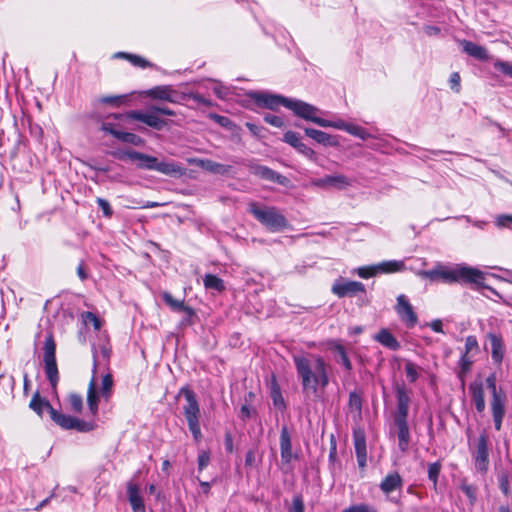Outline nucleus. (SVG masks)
Listing matches in <instances>:
<instances>
[{
	"label": "nucleus",
	"mask_w": 512,
	"mask_h": 512,
	"mask_svg": "<svg viewBox=\"0 0 512 512\" xmlns=\"http://www.w3.org/2000/svg\"><path fill=\"white\" fill-rule=\"evenodd\" d=\"M460 218L465 219L466 222L471 223L473 226H475L478 229L484 230L485 227L488 225L487 221L484 220H472L470 216L464 215Z\"/></svg>",
	"instance_id": "nucleus-60"
},
{
	"label": "nucleus",
	"mask_w": 512,
	"mask_h": 512,
	"mask_svg": "<svg viewBox=\"0 0 512 512\" xmlns=\"http://www.w3.org/2000/svg\"><path fill=\"white\" fill-rule=\"evenodd\" d=\"M206 289L223 291L225 289L224 282L218 276L213 274H206L203 279Z\"/></svg>",
	"instance_id": "nucleus-35"
},
{
	"label": "nucleus",
	"mask_w": 512,
	"mask_h": 512,
	"mask_svg": "<svg viewBox=\"0 0 512 512\" xmlns=\"http://www.w3.org/2000/svg\"><path fill=\"white\" fill-rule=\"evenodd\" d=\"M319 187L343 190L352 185V180L343 174L326 175L316 182Z\"/></svg>",
	"instance_id": "nucleus-20"
},
{
	"label": "nucleus",
	"mask_w": 512,
	"mask_h": 512,
	"mask_svg": "<svg viewBox=\"0 0 512 512\" xmlns=\"http://www.w3.org/2000/svg\"><path fill=\"white\" fill-rule=\"evenodd\" d=\"M151 111L156 112L158 114L167 115V116H175L176 113L168 107L152 105Z\"/></svg>",
	"instance_id": "nucleus-62"
},
{
	"label": "nucleus",
	"mask_w": 512,
	"mask_h": 512,
	"mask_svg": "<svg viewBox=\"0 0 512 512\" xmlns=\"http://www.w3.org/2000/svg\"><path fill=\"white\" fill-rule=\"evenodd\" d=\"M264 121L277 128H281L284 126L283 119L276 115L266 114L264 115Z\"/></svg>",
	"instance_id": "nucleus-55"
},
{
	"label": "nucleus",
	"mask_w": 512,
	"mask_h": 512,
	"mask_svg": "<svg viewBox=\"0 0 512 512\" xmlns=\"http://www.w3.org/2000/svg\"><path fill=\"white\" fill-rule=\"evenodd\" d=\"M248 210L271 232H278L288 227L286 217L275 207L260 206L252 202L249 204Z\"/></svg>",
	"instance_id": "nucleus-5"
},
{
	"label": "nucleus",
	"mask_w": 512,
	"mask_h": 512,
	"mask_svg": "<svg viewBox=\"0 0 512 512\" xmlns=\"http://www.w3.org/2000/svg\"><path fill=\"white\" fill-rule=\"evenodd\" d=\"M157 114L158 113L151 111L150 107L148 112L133 110L127 112L124 116L128 119L140 121L147 126L160 131L167 125V121L160 118Z\"/></svg>",
	"instance_id": "nucleus-13"
},
{
	"label": "nucleus",
	"mask_w": 512,
	"mask_h": 512,
	"mask_svg": "<svg viewBox=\"0 0 512 512\" xmlns=\"http://www.w3.org/2000/svg\"><path fill=\"white\" fill-rule=\"evenodd\" d=\"M349 407L351 410L357 412H360L362 409L361 397L356 392H351L349 394Z\"/></svg>",
	"instance_id": "nucleus-50"
},
{
	"label": "nucleus",
	"mask_w": 512,
	"mask_h": 512,
	"mask_svg": "<svg viewBox=\"0 0 512 512\" xmlns=\"http://www.w3.org/2000/svg\"><path fill=\"white\" fill-rule=\"evenodd\" d=\"M115 56L116 57H124V58L128 59L135 66H139L142 68H146V67L150 66V63L147 60H145L144 58L137 56V55L128 54V53H124V52H118Z\"/></svg>",
	"instance_id": "nucleus-43"
},
{
	"label": "nucleus",
	"mask_w": 512,
	"mask_h": 512,
	"mask_svg": "<svg viewBox=\"0 0 512 512\" xmlns=\"http://www.w3.org/2000/svg\"><path fill=\"white\" fill-rule=\"evenodd\" d=\"M118 159L129 158L138 161L137 167L146 170H155L165 175H176L182 173V167L175 162L159 161L156 157L142 152L130 150L122 154H114Z\"/></svg>",
	"instance_id": "nucleus-4"
},
{
	"label": "nucleus",
	"mask_w": 512,
	"mask_h": 512,
	"mask_svg": "<svg viewBox=\"0 0 512 512\" xmlns=\"http://www.w3.org/2000/svg\"><path fill=\"white\" fill-rule=\"evenodd\" d=\"M373 339L392 351H397L401 347L399 341L394 337V335L385 328H382L377 334H375Z\"/></svg>",
	"instance_id": "nucleus-28"
},
{
	"label": "nucleus",
	"mask_w": 512,
	"mask_h": 512,
	"mask_svg": "<svg viewBox=\"0 0 512 512\" xmlns=\"http://www.w3.org/2000/svg\"><path fill=\"white\" fill-rule=\"evenodd\" d=\"M249 97L257 106L270 110H277L280 105L287 108V101L290 99L282 95L265 92H251Z\"/></svg>",
	"instance_id": "nucleus-10"
},
{
	"label": "nucleus",
	"mask_w": 512,
	"mask_h": 512,
	"mask_svg": "<svg viewBox=\"0 0 512 512\" xmlns=\"http://www.w3.org/2000/svg\"><path fill=\"white\" fill-rule=\"evenodd\" d=\"M395 311L406 327L412 328L417 324L418 317L405 295L401 294L397 297Z\"/></svg>",
	"instance_id": "nucleus-14"
},
{
	"label": "nucleus",
	"mask_w": 512,
	"mask_h": 512,
	"mask_svg": "<svg viewBox=\"0 0 512 512\" xmlns=\"http://www.w3.org/2000/svg\"><path fill=\"white\" fill-rule=\"evenodd\" d=\"M87 404L92 416H96L98 413L99 393L97 392V384L94 375L88 385Z\"/></svg>",
	"instance_id": "nucleus-30"
},
{
	"label": "nucleus",
	"mask_w": 512,
	"mask_h": 512,
	"mask_svg": "<svg viewBox=\"0 0 512 512\" xmlns=\"http://www.w3.org/2000/svg\"><path fill=\"white\" fill-rule=\"evenodd\" d=\"M323 122L326 123L327 125H320V127H324V128L332 127V128L346 131V132H347V128L350 126V123H347L343 120L329 121V120L323 119Z\"/></svg>",
	"instance_id": "nucleus-51"
},
{
	"label": "nucleus",
	"mask_w": 512,
	"mask_h": 512,
	"mask_svg": "<svg viewBox=\"0 0 512 512\" xmlns=\"http://www.w3.org/2000/svg\"><path fill=\"white\" fill-rule=\"evenodd\" d=\"M495 224L498 228L512 229V215L501 214L496 216Z\"/></svg>",
	"instance_id": "nucleus-47"
},
{
	"label": "nucleus",
	"mask_w": 512,
	"mask_h": 512,
	"mask_svg": "<svg viewBox=\"0 0 512 512\" xmlns=\"http://www.w3.org/2000/svg\"><path fill=\"white\" fill-rule=\"evenodd\" d=\"M283 141L291 145L299 153L309 158L310 160L316 159L315 151L301 141V138L298 133L294 131H287L284 134Z\"/></svg>",
	"instance_id": "nucleus-19"
},
{
	"label": "nucleus",
	"mask_w": 512,
	"mask_h": 512,
	"mask_svg": "<svg viewBox=\"0 0 512 512\" xmlns=\"http://www.w3.org/2000/svg\"><path fill=\"white\" fill-rule=\"evenodd\" d=\"M69 404L75 412H81L83 409L82 396L76 393H71L68 397Z\"/></svg>",
	"instance_id": "nucleus-46"
},
{
	"label": "nucleus",
	"mask_w": 512,
	"mask_h": 512,
	"mask_svg": "<svg viewBox=\"0 0 512 512\" xmlns=\"http://www.w3.org/2000/svg\"><path fill=\"white\" fill-rule=\"evenodd\" d=\"M460 44L463 48V51L469 56L481 61H486L489 59V54L485 47L468 40H461Z\"/></svg>",
	"instance_id": "nucleus-26"
},
{
	"label": "nucleus",
	"mask_w": 512,
	"mask_h": 512,
	"mask_svg": "<svg viewBox=\"0 0 512 512\" xmlns=\"http://www.w3.org/2000/svg\"><path fill=\"white\" fill-rule=\"evenodd\" d=\"M334 351L338 354L339 359L337 360L347 371L352 370V363L347 355V352L343 345L336 344L334 346Z\"/></svg>",
	"instance_id": "nucleus-38"
},
{
	"label": "nucleus",
	"mask_w": 512,
	"mask_h": 512,
	"mask_svg": "<svg viewBox=\"0 0 512 512\" xmlns=\"http://www.w3.org/2000/svg\"><path fill=\"white\" fill-rule=\"evenodd\" d=\"M127 99L126 95H116V96H103L97 99L98 103L108 104L112 106H120Z\"/></svg>",
	"instance_id": "nucleus-44"
},
{
	"label": "nucleus",
	"mask_w": 512,
	"mask_h": 512,
	"mask_svg": "<svg viewBox=\"0 0 512 512\" xmlns=\"http://www.w3.org/2000/svg\"><path fill=\"white\" fill-rule=\"evenodd\" d=\"M423 276L435 281L442 279L447 283L460 282L472 284L476 287H486L484 284L485 274L481 270L469 266L458 265L454 268L438 267L423 272Z\"/></svg>",
	"instance_id": "nucleus-2"
},
{
	"label": "nucleus",
	"mask_w": 512,
	"mask_h": 512,
	"mask_svg": "<svg viewBox=\"0 0 512 512\" xmlns=\"http://www.w3.org/2000/svg\"><path fill=\"white\" fill-rule=\"evenodd\" d=\"M51 419L64 429H76L81 432H87L93 429V424L79 420L69 415H65L56 409L50 413Z\"/></svg>",
	"instance_id": "nucleus-11"
},
{
	"label": "nucleus",
	"mask_w": 512,
	"mask_h": 512,
	"mask_svg": "<svg viewBox=\"0 0 512 512\" xmlns=\"http://www.w3.org/2000/svg\"><path fill=\"white\" fill-rule=\"evenodd\" d=\"M210 462V453L207 451H201L198 455V470H204Z\"/></svg>",
	"instance_id": "nucleus-56"
},
{
	"label": "nucleus",
	"mask_w": 512,
	"mask_h": 512,
	"mask_svg": "<svg viewBox=\"0 0 512 512\" xmlns=\"http://www.w3.org/2000/svg\"><path fill=\"white\" fill-rule=\"evenodd\" d=\"M405 373L406 377L409 380V382L414 383L418 379V371L417 366L413 363L408 361L405 364Z\"/></svg>",
	"instance_id": "nucleus-48"
},
{
	"label": "nucleus",
	"mask_w": 512,
	"mask_h": 512,
	"mask_svg": "<svg viewBox=\"0 0 512 512\" xmlns=\"http://www.w3.org/2000/svg\"><path fill=\"white\" fill-rule=\"evenodd\" d=\"M297 376L305 396H318L319 387L324 389L329 383L328 364L319 355H293Z\"/></svg>",
	"instance_id": "nucleus-1"
},
{
	"label": "nucleus",
	"mask_w": 512,
	"mask_h": 512,
	"mask_svg": "<svg viewBox=\"0 0 512 512\" xmlns=\"http://www.w3.org/2000/svg\"><path fill=\"white\" fill-rule=\"evenodd\" d=\"M272 399H273V403L276 407H278V408L285 407L284 399L279 391H275L272 393Z\"/></svg>",
	"instance_id": "nucleus-64"
},
{
	"label": "nucleus",
	"mask_w": 512,
	"mask_h": 512,
	"mask_svg": "<svg viewBox=\"0 0 512 512\" xmlns=\"http://www.w3.org/2000/svg\"><path fill=\"white\" fill-rule=\"evenodd\" d=\"M101 130L106 132V133H109L111 134L113 137H115L117 139L120 131L115 129L114 127V124L110 123V122H103L101 124Z\"/></svg>",
	"instance_id": "nucleus-58"
},
{
	"label": "nucleus",
	"mask_w": 512,
	"mask_h": 512,
	"mask_svg": "<svg viewBox=\"0 0 512 512\" xmlns=\"http://www.w3.org/2000/svg\"><path fill=\"white\" fill-rule=\"evenodd\" d=\"M29 407L36 412L39 416H42L43 411L47 410L49 414L51 413L53 407L50 402L46 399L40 397L39 392H36L29 403Z\"/></svg>",
	"instance_id": "nucleus-34"
},
{
	"label": "nucleus",
	"mask_w": 512,
	"mask_h": 512,
	"mask_svg": "<svg viewBox=\"0 0 512 512\" xmlns=\"http://www.w3.org/2000/svg\"><path fill=\"white\" fill-rule=\"evenodd\" d=\"M488 339L491 345L492 359L496 363H500L503 359L504 349L502 338L496 334H488Z\"/></svg>",
	"instance_id": "nucleus-33"
},
{
	"label": "nucleus",
	"mask_w": 512,
	"mask_h": 512,
	"mask_svg": "<svg viewBox=\"0 0 512 512\" xmlns=\"http://www.w3.org/2000/svg\"><path fill=\"white\" fill-rule=\"evenodd\" d=\"M84 318L86 322L92 323L96 330H99L101 328V322L94 313L86 312Z\"/></svg>",
	"instance_id": "nucleus-59"
},
{
	"label": "nucleus",
	"mask_w": 512,
	"mask_h": 512,
	"mask_svg": "<svg viewBox=\"0 0 512 512\" xmlns=\"http://www.w3.org/2000/svg\"><path fill=\"white\" fill-rule=\"evenodd\" d=\"M43 350L45 374L52 388L55 390L59 382V372L56 362V343L52 334L47 335Z\"/></svg>",
	"instance_id": "nucleus-7"
},
{
	"label": "nucleus",
	"mask_w": 512,
	"mask_h": 512,
	"mask_svg": "<svg viewBox=\"0 0 512 512\" xmlns=\"http://www.w3.org/2000/svg\"><path fill=\"white\" fill-rule=\"evenodd\" d=\"M394 425L397 428L398 447L402 452H406L410 444V431L407 419L394 420Z\"/></svg>",
	"instance_id": "nucleus-24"
},
{
	"label": "nucleus",
	"mask_w": 512,
	"mask_h": 512,
	"mask_svg": "<svg viewBox=\"0 0 512 512\" xmlns=\"http://www.w3.org/2000/svg\"><path fill=\"white\" fill-rule=\"evenodd\" d=\"M402 267L403 263L400 261H384L376 266L360 267L358 268L357 273L361 278L366 279L374 276L377 272L391 273L401 270Z\"/></svg>",
	"instance_id": "nucleus-15"
},
{
	"label": "nucleus",
	"mask_w": 512,
	"mask_h": 512,
	"mask_svg": "<svg viewBox=\"0 0 512 512\" xmlns=\"http://www.w3.org/2000/svg\"><path fill=\"white\" fill-rule=\"evenodd\" d=\"M197 165L208 172L220 175L228 174L232 169L230 165H224L209 159L198 160Z\"/></svg>",
	"instance_id": "nucleus-32"
},
{
	"label": "nucleus",
	"mask_w": 512,
	"mask_h": 512,
	"mask_svg": "<svg viewBox=\"0 0 512 512\" xmlns=\"http://www.w3.org/2000/svg\"><path fill=\"white\" fill-rule=\"evenodd\" d=\"M486 386L490 390L492 395L490 406L494 427L497 431H500L502 428V422L506 412V394L502 391V389L497 388L495 374H490L486 378Z\"/></svg>",
	"instance_id": "nucleus-6"
},
{
	"label": "nucleus",
	"mask_w": 512,
	"mask_h": 512,
	"mask_svg": "<svg viewBox=\"0 0 512 512\" xmlns=\"http://www.w3.org/2000/svg\"><path fill=\"white\" fill-rule=\"evenodd\" d=\"M449 83H450V88L452 90L459 92V90H460V75L458 72H454L451 74Z\"/></svg>",
	"instance_id": "nucleus-61"
},
{
	"label": "nucleus",
	"mask_w": 512,
	"mask_h": 512,
	"mask_svg": "<svg viewBox=\"0 0 512 512\" xmlns=\"http://www.w3.org/2000/svg\"><path fill=\"white\" fill-rule=\"evenodd\" d=\"M111 350L102 345L99 352L95 351L93 354V375L95 376L99 358L101 357L105 362L109 361Z\"/></svg>",
	"instance_id": "nucleus-42"
},
{
	"label": "nucleus",
	"mask_w": 512,
	"mask_h": 512,
	"mask_svg": "<svg viewBox=\"0 0 512 512\" xmlns=\"http://www.w3.org/2000/svg\"><path fill=\"white\" fill-rule=\"evenodd\" d=\"M403 486V479L398 472L389 473L380 483V490L389 495L397 489H401Z\"/></svg>",
	"instance_id": "nucleus-27"
},
{
	"label": "nucleus",
	"mask_w": 512,
	"mask_h": 512,
	"mask_svg": "<svg viewBox=\"0 0 512 512\" xmlns=\"http://www.w3.org/2000/svg\"><path fill=\"white\" fill-rule=\"evenodd\" d=\"M460 489L468 497L470 505L473 506L477 501V487L463 480L461 481Z\"/></svg>",
	"instance_id": "nucleus-40"
},
{
	"label": "nucleus",
	"mask_w": 512,
	"mask_h": 512,
	"mask_svg": "<svg viewBox=\"0 0 512 512\" xmlns=\"http://www.w3.org/2000/svg\"><path fill=\"white\" fill-rule=\"evenodd\" d=\"M473 350H478V342L475 336H468L465 340V353L469 354Z\"/></svg>",
	"instance_id": "nucleus-57"
},
{
	"label": "nucleus",
	"mask_w": 512,
	"mask_h": 512,
	"mask_svg": "<svg viewBox=\"0 0 512 512\" xmlns=\"http://www.w3.org/2000/svg\"><path fill=\"white\" fill-rule=\"evenodd\" d=\"M117 139L124 143H129L135 146H140L144 143V140L140 136L130 132L120 131Z\"/></svg>",
	"instance_id": "nucleus-41"
},
{
	"label": "nucleus",
	"mask_w": 512,
	"mask_h": 512,
	"mask_svg": "<svg viewBox=\"0 0 512 512\" xmlns=\"http://www.w3.org/2000/svg\"><path fill=\"white\" fill-rule=\"evenodd\" d=\"M342 512H377V510L368 504H357L344 509Z\"/></svg>",
	"instance_id": "nucleus-53"
},
{
	"label": "nucleus",
	"mask_w": 512,
	"mask_h": 512,
	"mask_svg": "<svg viewBox=\"0 0 512 512\" xmlns=\"http://www.w3.org/2000/svg\"><path fill=\"white\" fill-rule=\"evenodd\" d=\"M162 298L164 300V302L173 310V311H176V312H184L185 314H187L189 317H193L195 312L193 310V308L187 306L184 304V301L182 300H176L173 298V296L168 293V292H164L162 294Z\"/></svg>",
	"instance_id": "nucleus-31"
},
{
	"label": "nucleus",
	"mask_w": 512,
	"mask_h": 512,
	"mask_svg": "<svg viewBox=\"0 0 512 512\" xmlns=\"http://www.w3.org/2000/svg\"><path fill=\"white\" fill-rule=\"evenodd\" d=\"M287 109L293 111V113L307 121H311L317 125H327L323 122V118L317 116L319 113V109L316 106H313L307 102L297 99H289L287 101Z\"/></svg>",
	"instance_id": "nucleus-8"
},
{
	"label": "nucleus",
	"mask_w": 512,
	"mask_h": 512,
	"mask_svg": "<svg viewBox=\"0 0 512 512\" xmlns=\"http://www.w3.org/2000/svg\"><path fill=\"white\" fill-rule=\"evenodd\" d=\"M113 384L114 382L112 374L107 373L103 376L99 393L105 399V401H108L112 395Z\"/></svg>",
	"instance_id": "nucleus-36"
},
{
	"label": "nucleus",
	"mask_w": 512,
	"mask_h": 512,
	"mask_svg": "<svg viewBox=\"0 0 512 512\" xmlns=\"http://www.w3.org/2000/svg\"><path fill=\"white\" fill-rule=\"evenodd\" d=\"M249 171L251 174L273 183H278L280 185H285L287 182V178L276 171L270 169L267 166L259 165V164H251L249 166Z\"/></svg>",
	"instance_id": "nucleus-18"
},
{
	"label": "nucleus",
	"mask_w": 512,
	"mask_h": 512,
	"mask_svg": "<svg viewBox=\"0 0 512 512\" xmlns=\"http://www.w3.org/2000/svg\"><path fill=\"white\" fill-rule=\"evenodd\" d=\"M288 512H305V505L302 495H294L292 499V505L289 508Z\"/></svg>",
	"instance_id": "nucleus-49"
},
{
	"label": "nucleus",
	"mask_w": 512,
	"mask_h": 512,
	"mask_svg": "<svg viewBox=\"0 0 512 512\" xmlns=\"http://www.w3.org/2000/svg\"><path fill=\"white\" fill-rule=\"evenodd\" d=\"M354 446L357 462L360 468L366 467L367 451L365 437L361 433H354Z\"/></svg>",
	"instance_id": "nucleus-29"
},
{
	"label": "nucleus",
	"mask_w": 512,
	"mask_h": 512,
	"mask_svg": "<svg viewBox=\"0 0 512 512\" xmlns=\"http://www.w3.org/2000/svg\"><path fill=\"white\" fill-rule=\"evenodd\" d=\"M280 453L281 461L284 464H289L294 458L292 454L291 437L286 426L282 427L280 433Z\"/></svg>",
	"instance_id": "nucleus-22"
},
{
	"label": "nucleus",
	"mask_w": 512,
	"mask_h": 512,
	"mask_svg": "<svg viewBox=\"0 0 512 512\" xmlns=\"http://www.w3.org/2000/svg\"><path fill=\"white\" fill-rule=\"evenodd\" d=\"M475 468L485 473L489 465L488 436L482 432L478 438L476 450L473 452Z\"/></svg>",
	"instance_id": "nucleus-12"
},
{
	"label": "nucleus",
	"mask_w": 512,
	"mask_h": 512,
	"mask_svg": "<svg viewBox=\"0 0 512 512\" xmlns=\"http://www.w3.org/2000/svg\"><path fill=\"white\" fill-rule=\"evenodd\" d=\"M365 291L364 284L358 281L337 282L332 286V292L340 298L352 297L358 293H365Z\"/></svg>",
	"instance_id": "nucleus-17"
},
{
	"label": "nucleus",
	"mask_w": 512,
	"mask_h": 512,
	"mask_svg": "<svg viewBox=\"0 0 512 512\" xmlns=\"http://www.w3.org/2000/svg\"><path fill=\"white\" fill-rule=\"evenodd\" d=\"M128 500L133 512H145V505L142 496L140 495L139 487L129 482L127 484Z\"/></svg>",
	"instance_id": "nucleus-25"
},
{
	"label": "nucleus",
	"mask_w": 512,
	"mask_h": 512,
	"mask_svg": "<svg viewBox=\"0 0 512 512\" xmlns=\"http://www.w3.org/2000/svg\"><path fill=\"white\" fill-rule=\"evenodd\" d=\"M305 134L316 141L319 144L325 145V146H331L336 147L339 145V141L337 136L330 135L326 132H323L321 130L313 129V128H305L304 129Z\"/></svg>",
	"instance_id": "nucleus-23"
},
{
	"label": "nucleus",
	"mask_w": 512,
	"mask_h": 512,
	"mask_svg": "<svg viewBox=\"0 0 512 512\" xmlns=\"http://www.w3.org/2000/svg\"><path fill=\"white\" fill-rule=\"evenodd\" d=\"M96 202H97L99 208L102 210L103 215L105 217L110 218L113 215V210L110 206V203L106 199L99 197V198H97Z\"/></svg>",
	"instance_id": "nucleus-54"
},
{
	"label": "nucleus",
	"mask_w": 512,
	"mask_h": 512,
	"mask_svg": "<svg viewBox=\"0 0 512 512\" xmlns=\"http://www.w3.org/2000/svg\"><path fill=\"white\" fill-rule=\"evenodd\" d=\"M347 133L355 137H358L362 140H367L368 138L371 137V134L365 128L351 123L350 126L347 128Z\"/></svg>",
	"instance_id": "nucleus-45"
},
{
	"label": "nucleus",
	"mask_w": 512,
	"mask_h": 512,
	"mask_svg": "<svg viewBox=\"0 0 512 512\" xmlns=\"http://www.w3.org/2000/svg\"><path fill=\"white\" fill-rule=\"evenodd\" d=\"M146 96L175 104L187 99V94L176 91L171 85L155 86L146 91Z\"/></svg>",
	"instance_id": "nucleus-9"
},
{
	"label": "nucleus",
	"mask_w": 512,
	"mask_h": 512,
	"mask_svg": "<svg viewBox=\"0 0 512 512\" xmlns=\"http://www.w3.org/2000/svg\"><path fill=\"white\" fill-rule=\"evenodd\" d=\"M397 408L393 415V420H403L408 418L409 406L411 402L410 395L403 385H398L395 389Z\"/></svg>",
	"instance_id": "nucleus-16"
},
{
	"label": "nucleus",
	"mask_w": 512,
	"mask_h": 512,
	"mask_svg": "<svg viewBox=\"0 0 512 512\" xmlns=\"http://www.w3.org/2000/svg\"><path fill=\"white\" fill-rule=\"evenodd\" d=\"M494 67L502 72L503 74L509 76L510 78H512V63L511 62H507V61H497L495 64H494Z\"/></svg>",
	"instance_id": "nucleus-52"
},
{
	"label": "nucleus",
	"mask_w": 512,
	"mask_h": 512,
	"mask_svg": "<svg viewBox=\"0 0 512 512\" xmlns=\"http://www.w3.org/2000/svg\"><path fill=\"white\" fill-rule=\"evenodd\" d=\"M442 469L440 461L428 464V479L433 483L434 490L437 489L438 478Z\"/></svg>",
	"instance_id": "nucleus-39"
},
{
	"label": "nucleus",
	"mask_w": 512,
	"mask_h": 512,
	"mask_svg": "<svg viewBox=\"0 0 512 512\" xmlns=\"http://www.w3.org/2000/svg\"><path fill=\"white\" fill-rule=\"evenodd\" d=\"M190 98V99H193L195 102H197L198 104H201L203 106H211V101L204 98L202 95L198 94V93H195V94H187V99Z\"/></svg>",
	"instance_id": "nucleus-63"
},
{
	"label": "nucleus",
	"mask_w": 512,
	"mask_h": 512,
	"mask_svg": "<svg viewBox=\"0 0 512 512\" xmlns=\"http://www.w3.org/2000/svg\"><path fill=\"white\" fill-rule=\"evenodd\" d=\"M184 397L185 403L182 406V412L186 419L189 431L196 442L201 441L203 435L200 427L201 410L196 394L188 387H182L177 398Z\"/></svg>",
	"instance_id": "nucleus-3"
},
{
	"label": "nucleus",
	"mask_w": 512,
	"mask_h": 512,
	"mask_svg": "<svg viewBox=\"0 0 512 512\" xmlns=\"http://www.w3.org/2000/svg\"><path fill=\"white\" fill-rule=\"evenodd\" d=\"M473 364V360L468 356V354H463L460 358L459 365L460 370L458 372V378L461 380L462 386L465 384V376L470 371L471 366Z\"/></svg>",
	"instance_id": "nucleus-37"
},
{
	"label": "nucleus",
	"mask_w": 512,
	"mask_h": 512,
	"mask_svg": "<svg viewBox=\"0 0 512 512\" xmlns=\"http://www.w3.org/2000/svg\"><path fill=\"white\" fill-rule=\"evenodd\" d=\"M469 392L477 412L482 413L486 407L483 383L477 380L472 382L469 385Z\"/></svg>",
	"instance_id": "nucleus-21"
}]
</instances>
